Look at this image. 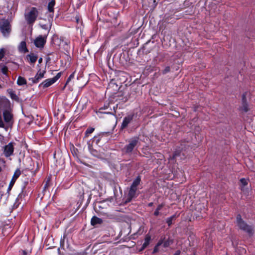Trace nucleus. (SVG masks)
<instances>
[{
    "mask_svg": "<svg viewBox=\"0 0 255 255\" xmlns=\"http://www.w3.org/2000/svg\"><path fill=\"white\" fill-rule=\"evenodd\" d=\"M245 99H246V96L245 95H243V104L242 107V111L247 112L249 111L248 108V104L245 102Z\"/></svg>",
    "mask_w": 255,
    "mask_h": 255,
    "instance_id": "nucleus-17",
    "label": "nucleus"
},
{
    "mask_svg": "<svg viewBox=\"0 0 255 255\" xmlns=\"http://www.w3.org/2000/svg\"><path fill=\"white\" fill-rule=\"evenodd\" d=\"M138 143V140L137 138L131 139L129 144L125 147L126 152L127 153L131 152L134 149V148L137 146Z\"/></svg>",
    "mask_w": 255,
    "mask_h": 255,
    "instance_id": "nucleus-7",
    "label": "nucleus"
},
{
    "mask_svg": "<svg viewBox=\"0 0 255 255\" xmlns=\"http://www.w3.org/2000/svg\"><path fill=\"white\" fill-rule=\"evenodd\" d=\"M0 30L4 36L8 35L10 31V26L7 20L2 21L0 23Z\"/></svg>",
    "mask_w": 255,
    "mask_h": 255,
    "instance_id": "nucleus-4",
    "label": "nucleus"
},
{
    "mask_svg": "<svg viewBox=\"0 0 255 255\" xmlns=\"http://www.w3.org/2000/svg\"><path fill=\"white\" fill-rule=\"evenodd\" d=\"M26 58L27 60L32 64H34L37 59V56L33 53L28 55Z\"/></svg>",
    "mask_w": 255,
    "mask_h": 255,
    "instance_id": "nucleus-14",
    "label": "nucleus"
},
{
    "mask_svg": "<svg viewBox=\"0 0 255 255\" xmlns=\"http://www.w3.org/2000/svg\"><path fill=\"white\" fill-rule=\"evenodd\" d=\"M150 241V237H146L145 239V241L144 243L142 245V249H145L149 244Z\"/></svg>",
    "mask_w": 255,
    "mask_h": 255,
    "instance_id": "nucleus-22",
    "label": "nucleus"
},
{
    "mask_svg": "<svg viewBox=\"0 0 255 255\" xmlns=\"http://www.w3.org/2000/svg\"><path fill=\"white\" fill-rule=\"evenodd\" d=\"M140 179L139 177H137L133 182L131 186L137 188V186L139 184Z\"/></svg>",
    "mask_w": 255,
    "mask_h": 255,
    "instance_id": "nucleus-21",
    "label": "nucleus"
},
{
    "mask_svg": "<svg viewBox=\"0 0 255 255\" xmlns=\"http://www.w3.org/2000/svg\"><path fill=\"white\" fill-rule=\"evenodd\" d=\"M137 188L131 186L128 194V201L130 202L132 198L135 197Z\"/></svg>",
    "mask_w": 255,
    "mask_h": 255,
    "instance_id": "nucleus-12",
    "label": "nucleus"
},
{
    "mask_svg": "<svg viewBox=\"0 0 255 255\" xmlns=\"http://www.w3.org/2000/svg\"><path fill=\"white\" fill-rule=\"evenodd\" d=\"M17 84L19 86L25 85L26 84V80L24 78L19 76L17 80Z\"/></svg>",
    "mask_w": 255,
    "mask_h": 255,
    "instance_id": "nucleus-18",
    "label": "nucleus"
},
{
    "mask_svg": "<svg viewBox=\"0 0 255 255\" xmlns=\"http://www.w3.org/2000/svg\"><path fill=\"white\" fill-rule=\"evenodd\" d=\"M180 253V252L179 251H176V255H179Z\"/></svg>",
    "mask_w": 255,
    "mask_h": 255,
    "instance_id": "nucleus-37",
    "label": "nucleus"
},
{
    "mask_svg": "<svg viewBox=\"0 0 255 255\" xmlns=\"http://www.w3.org/2000/svg\"><path fill=\"white\" fill-rule=\"evenodd\" d=\"M5 49L3 48L0 49V60H1L4 56Z\"/></svg>",
    "mask_w": 255,
    "mask_h": 255,
    "instance_id": "nucleus-26",
    "label": "nucleus"
},
{
    "mask_svg": "<svg viewBox=\"0 0 255 255\" xmlns=\"http://www.w3.org/2000/svg\"><path fill=\"white\" fill-rule=\"evenodd\" d=\"M103 223V220L96 216H94L91 220V223L92 226H95L98 224H101Z\"/></svg>",
    "mask_w": 255,
    "mask_h": 255,
    "instance_id": "nucleus-13",
    "label": "nucleus"
},
{
    "mask_svg": "<svg viewBox=\"0 0 255 255\" xmlns=\"http://www.w3.org/2000/svg\"><path fill=\"white\" fill-rule=\"evenodd\" d=\"M18 50L20 52L25 53L28 51L26 48V44L25 42L21 41L18 46Z\"/></svg>",
    "mask_w": 255,
    "mask_h": 255,
    "instance_id": "nucleus-15",
    "label": "nucleus"
},
{
    "mask_svg": "<svg viewBox=\"0 0 255 255\" xmlns=\"http://www.w3.org/2000/svg\"><path fill=\"white\" fill-rule=\"evenodd\" d=\"M7 92L11 99H15L17 98L16 94L14 93V91L12 89L7 90Z\"/></svg>",
    "mask_w": 255,
    "mask_h": 255,
    "instance_id": "nucleus-23",
    "label": "nucleus"
},
{
    "mask_svg": "<svg viewBox=\"0 0 255 255\" xmlns=\"http://www.w3.org/2000/svg\"><path fill=\"white\" fill-rule=\"evenodd\" d=\"M13 142H10L3 147V154L6 157H9L13 154L14 150Z\"/></svg>",
    "mask_w": 255,
    "mask_h": 255,
    "instance_id": "nucleus-5",
    "label": "nucleus"
},
{
    "mask_svg": "<svg viewBox=\"0 0 255 255\" xmlns=\"http://www.w3.org/2000/svg\"><path fill=\"white\" fill-rule=\"evenodd\" d=\"M10 101L5 97H0V128L5 131L11 128L14 123Z\"/></svg>",
    "mask_w": 255,
    "mask_h": 255,
    "instance_id": "nucleus-1",
    "label": "nucleus"
},
{
    "mask_svg": "<svg viewBox=\"0 0 255 255\" xmlns=\"http://www.w3.org/2000/svg\"><path fill=\"white\" fill-rule=\"evenodd\" d=\"M74 72H73V73H72L70 76L69 77H68V78L67 79V81H66V84H65L63 89H65V88L66 87V86H67V85L68 84V83L72 80L74 78Z\"/></svg>",
    "mask_w": 255,
    "mask_h": 255,
    "instance_id": "nucleus-24",
    "label": "nucleus"
},
{
    "mask_svg": "<svg viewBox=\"0 0 255 255\" xmlns=\"http://www.w3.org/2000/svg\"><path fill=\"white\" fill-rule=\"evenodd\" d=\"M45 73V71L39 70L35 77L30 78L29 80L31 81L33 83H37L44 77Z\"/></svg>",
    "mask_w": 255,
    "mask_h": 255,
    "instance_id": "nucleus-9",
    "label": "nucleus"
},
{
    "mask_svg": "<svg viewBox=\"0 0 255 255\" xmlns=\"http://www.w3.org/2000/svg\"><path fill=\"white\" fill-rule=\"evenodd\" d=\"M91 153L95 156H98V155L97 154V151L96 150H92Z\"/></svg>",
    "mask_w": 255,
    "mask_h": 255,
    "instance_id": "nucleus-35",
    "label": "nucleus"
},
{
    "mask_svg": "<svg viewBox=\"0 0 255 255\" xmlns=\"http://www.w3.org/2000/svg\"><path fill=\"white\" fill-rule=\"evenodd\" d=\"M28 254V253L25 250L22 251L21 252V255H27Z\"/></svg>",
    "mask_w": 255,
    "mask_h": 255,
    "instance_id": "nucleus-34",
    "label": "nucleus"
},
{
    "mask_svg": "<svg viewBox=\"0 0 255 255\" xmlns=\"http://www.w3.org/2000/svg\"><path fill=\"white\" fill-rule=\"evenodd\" d=\"M55 5V0H52L50 2H49L48 5V9L49 11L53 12V6Z\"/></svg>",
    "mask_w": 255,
    "mask_h": 255,
    "instance_id": "nucleus-19",
    "label": "nucleus"
},
{
    "mask_svg": "<svg viewBox=\"0 0 255 255\" xmlns=\"http://www.w3.org/2000/svg\"><path fill=\"white\" fill-rule=\"evenodd\" d=\"M202 208H203V210H204V211H205V209L204 207V206L202 204H198L196 207V210H199V209H201Z\"/></svg>",
    "mask_w": 255,
    "mask_h": 255,
    "instance_id": "nucleus-30",
    "label": "nucleus"
},
{
    "mask_svg": "<svg viewBox=\"0 0 255 255\" xmlns=\"http://www.w3.org/2000/svg\"><path fill=\"white\" fill-rule=\"evenodd\" d=\"M237 225L238 227L243 231L246 232L249 235H253V229L251 226L247 224L241 217L240 215H238L236 217Z\"/></svg>",
    "mask_w": 255,
    "mask_h": 255,
    "instance_id": "nucleus-2",
    "label": "nucleus"
},
{
    "mask_svg": "<svg viewBox=\"0 0 255 255\" xmlns=\"http://www.w3.org/2000/svg\"><path fill=\"white\" fill-rule=\"evenodd\" d=\"M152 3H152V4L151 6H150V7H151L152 8H154V7H155V6L156 5V4H157V3H156V2L155 0H152Z\"/></svg>",
    "mask_w": 255,
    "mask_h": 255,
    "instance_id": "nucleus-32",
    "label": "nucleus"
},
{
    "mask_svg": "<svg viewBox=\"0 0 255 255\" xmlns=\"http://www.w3.org/2000/svg\"><path fill=\"white\" fill-rule=\"evenodd\" d=\"M109 103H108L105 104L103 107L99 109L98 113H99L107 114H111L110 112H103V110L107 109L109 108Z\"/></svg>",
    "mask_w": 255,
    "mask_h": 255,
    "instance_id": "nucleus-20",
    "label": "nucleus"
},
{
    "mask_svg": "<svg viewBox=\"0 0 255 255\" xmlns=\"http://www.w3.org/2000/svg\"><path fill=\"white\" fill-rule=\"evenodd\" d=\"M42 58H40L39 59V60H38L39 63H41V61H42Z\"/></svg>",
    "mask_w": 255,
    "mask_h": 255,
    "instance_id": "nucleus-38",
    "label": "nucleus"
},
{
    "mask_svg": "<svg viewBox=\"0 0 255 255\" xmlns=\"http://www.w3.org/2000/svg\"><path fill=\"white\" fill-rule=\"evenodd\" d=\"M38 12L37 9L35 7L31 8L30 10L27 12L25 14V18L27 23L33 24L35 22L38 16Z\"/></svg>",
    "mask_w": 255,
    "mask_h": 255,
    "instance_id": "nucleus-3",
    "label": "nucleus"
},
{
    "mask_svg": "<svg viewBox=\"0 0 255 255\" xmlns=\"http://www.w3.org/2000/svg\"><path fill=\"white\" fill-rule=\"evenodd\" d=\"M61 73H58L57 74V75L53 78V80H54V81L56 82L61 76Z\"/></svg>",
    "mask_w": 255,
    "mask_h": 255,
    "instance_id": "nucleus-29",
    "label": "nucleus"
},
{
    "mask_svg": "<svg viewBox=\"0 0 255 255\" xmlns=\"http://www.w3.org/2000/svg\"><path fill=\"white\" fill-rule=\"evenodd\" d=\"M176 158H177V156H178V154H177V152H176Z\"/></svg>",
    "mask_w": 255,
    "mask_h": 255,
    "instance_id": "nucleus-41",
    "label": "nucleus"
},
{
    "mask_svg": "<svg viewBox=\"0 0 255 255\" xmlns=\"http://www.w3.org/2000/svg\"><path fill=\"white\" fill-rule=\"evenodd\" d=\"M47 35H39L35 38L34 43L36 47L42 48L44 46L46 42Z\"/></svg>",
    "mask_w": 255,
    "mask_h": 255,
    "instance_id": "nucleus-6",
    "label": "nucleus"
},
{
    "mask_svg": "<svg viewBox=\"0 0 255 255\" xmlns=\"http://www.w3.org/2000/svg\"><path fill=\"white\" fill-rule=\"evenodd\" d=\"M1 167L0 166V172H1Z\"/></svg>",
    "mask_w": 255,
    "mask_h": 255,
    "instance_id": "nucleus-40",
    "label": "nucleus"
},
{
    "mask_svg": "<svg viewBox=\"0 0 255 255\" xmlns=\"http://www.w3.org/2000/svg\"><path fill=\"white\" fill-rule=\"evenodd\" d=\"M20 175V170H17L15 171V172L12 176V178L9 183L8 187L7 188L8 192L10 191L11 190L13 185L14 184L15 181L16 180V179L18 178V177Z\"/></svg>",
    "mask_w": 255,
    "mask_h": 255,
    "instance_id": "nucleus-8",
    "label": "nucleus"
},
{
    "mask_svg": "<svg viewBox=\"0 0 255 255\" xmlns=\"http://www.w3.org/2000/svg\"><path fill=\"white\" fill-rule=\"evenodd\" d=\"M167 223L169 226H170L172 224V218H169L167 220Z\"/></svg>",
    "mask_w": 255,
    "mask_h": 255,
    "instance_id": "nucleus-33",
    "label": "nucleus"
},
{
    "mask_svg": "<svg viewBox=\"0 0 255 255\" xmlns=\"http://www.w3.org/2000/svg\"><path fill=\"white\" fill-rule=\"evenodd\" d=\"M133 119V115H128L124 118L122 124V128H126Z\"/></svg>",
    "mask_w": 255,
    "mask_h": 255,
    "instance_id": "nucleus-10",
    "label": "nucleus"
},
{
    "mask_svg": "<svg viewBox=\"0 0 255 255\" xmlns=\"http://www.w3.org/2000/svg\"><path fill=\"white\" fill-rule=\"evenodd\" d=\"M169 71V67H166L165 70H164V73H166V72H168Z\"/></svg>",
    "mask_w": 255,
    "mask_h": 255,
    "instance_id": "nucleus-36",
    "label": "nucleus"
},
{
    "mask_svg": "<svg viewBox=\"0 0 255 255\" xmlns=\"http://www.w3.org/2000/svg\"><path fill=\"white\" fill-rule=\"evenodd\" d=\"M152 203H149V206H152Z\"/></svg>",
    "mask_w": 255,
    "mask_h": 255,
    "instance_id": "nucleus-39",
    "label": "nucleus"
},
{
    "mask_svg": "<svg viewBox=\"0 0 255 255\" xmlns=\"http://www.w3.org/2000/svg\"><path fill=\"white\" fill-rule=\"evenodd\" d=\"M176 178L179 180H176V182H179L181 183L183 182L185 180V178L184 177L183 173L180 171L179 173H176Z\"/></svg>",
    "mask_w": 255,
    "mask_h": 255,
    "instance_id": "nucleus-16",
    "label": "nucleus"
},
{
    "mask_svg": "<svg viewBox=\"0 0 255 255\" xmlns=\"http://www.w3.org/2000/svg\"><path fill=\"white\" fill-rule=\"evenodd\" d=\"M55 82L53 78L48 79L44 81L42 83L39 84V87H42L43 88H45L49 87L52 84L54 83Z\"/></svg>",
    "mask_w": 255,
    "mask_h": 255,
    "instance_id": "nucleus-11",
    "label": "nucleus"
},
{
    "mask_svg": "<svg viewBox=\"0 0 255 255\" xmlns=\"http://www.w3.org/2000/svg\"><path fill=\"white\" fill-rule=\"evenodd\" d=\"M240 182L242 184V185L244 186H246L248 184L247 180L245 178L241 179Z\"/></svg>",
    "mask_w": 255,
    "mask_h": 255,
    "instance_id": "nucleus-28",
    "label": "nucleus"
},
{
    "mask_svg": "<svg viewBox=\"0 0 255 255\" xmlns=\"http://www.w3.org/2000/svg\"><path fill=\"white\" fill-rule=\"evenodd\" d=\"M94 130V128H88L86 131L85 134L86 136H88L89 134L92 133Z\"/></svg>",
    "mask_w": 255,
    "mask_h": 255,
    "instance_id": "nucleus-25",
    "label": "nucleus"
},
{
    "mask_svg": "<svg viewBox=\"0 0 255 255\" xmlns=\"http://www.w3.org/2000/svg\"><path fill=\"white\" fill-rule=\"evenodd\" d=\"M162 208V205H159L157 208L156 209V211L154 212V214L155 216H157L159 214V211Z\"/></svg>",
    "mask_w": 255,
    "mask_h": 255,
    "instance_id": "nucleus-27",
    "label": "nucleus"
},
{
    "mask_svg": "<svg viewBox=\"0 0 255 255\" xmlns=\"http://www.w3.org/2000/svg\"><path fill=\"white\" fill-rule=\"evenodd\" d=\"M1 72L3 74H6L7 72V68L6 67H3L1 69Z\"/></svg>",
    "mask_w": 255,
    "mask_h": 255,
    "instance_id": "nucleus-31",
    "label": "nucleus"
}]
</instances>
